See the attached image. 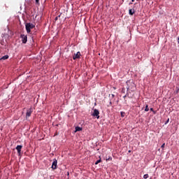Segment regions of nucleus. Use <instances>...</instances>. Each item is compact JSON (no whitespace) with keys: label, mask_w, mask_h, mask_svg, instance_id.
I'll use <instances>...</instances> for the list:
<instances>
[{"label":"nucleus","mask_w":179,"mask_h":179,"mask_svg":"<svg viewBox=\"0 0 179 179\" xmlns=\"http://www.w3.org/2000/svg\"><path fill=\"white\" fill-rule=\"evenodd\" d=\"M145 111H146V112L149 111V106L148 105L145 106Z\"/></svg>","instance_id":"nucleus-13"},{"label":"nucleus","mask_w":179,"mask_h":179,"mask_svg":"<svg viewBox=\"0 0 179 179\" xmlns=\"http://www.w3.org/2000/svg\"><path fill=\"white\" fill-rule=\"evenodd\" d=\"M8 58H9V55H6L5 56H3V57L0 59V61H2V59H3V60L8 59Z\"/></svg>","instance_id":"nucleus-10"},{"label":"nucleus","mask_w":179,"mask_h":179,"mask_svg":"<svg viewBox=\"0 0 179 179\" xmlns=\"http://www.w3.org/2000/svg\"><path fill=\"white\" fill-rule=\"evenodd\" d=\"M177 90H176V93L179 92V86L176 87Z\"/></svg>","instance_id":"nucleus-19"},{"label":"nucleus","mask_w":179,"mask_h":179,"mask_svg":"<svg viewBox=\"0 0 179 179\" xmlns=\"http://www.w3.org/2000/svg\"><path fill=\"white\" fill-rule=\"evenodd\" d=\"M129 5H132V3H129Z\"/></svg>","instance_id":"nucleus-26"},{"label":"nucleus","mask_w":179,"mask_h":179,"mask_svg":"<svg viewBox=\"0 0 179 179\" xmlns=\"http://www.w3.org/2000/svg\"><path fill=\"white\" fill-rule=\"evenodd\" d=\"M100 112L99 111V110L97 109H94V112L92 114V117H96V118H97V120H99V118H100Z\"/></svg>","instance_id":"nucleus-2"},{"label":"nucleus","mask_w":179,"mask_h":179,"mask_svg":"<svg viewBox=\"0 0 179 179\" xmlns=\"http://www.w3.org/2000/svg\"><path fill=\"white\" fill-rule=\"evenodd\" d=\"M80 58V52H78L76 54H74L73 56V59H79Z\"/></svg>","instance_id":"nucleus-5"},{"label":"nucleus","mask_w":179,"mask_h":179,"mask_svg":"<svg viewBox=\"0 0 179 179\" xmlns=\"http://www.w3.org/2000/svg\"><path fill=\"white\" fill-rule=\"evenodd\" d=\"M32 113H33V108H30L29 109H28L26 113V118H29V117H31Z\"/></svg>","instance_id":"nucleus-4"},{"label":"nucleus","mask_w":179,"mask_h":179,"mask_svg":"<svg viewBox=\"0 0 179 179\" xmlns=\"http://www.w3.org/2000/svg\"><path fill=\"white\" fill-rule=\"evenodd\" d=\"M143 178H144V179H148V178H149V175H148V174H145V175L143 176Z\"/></svg>","instance_id":"nucleus-14"},{"label":"nucleus","mask_w":179,"mask_h":179,"mask_svg":"<svg viewBox=\"0 0 179 179\" xmlns=\"http://www.w3.org/2000/svg\"><path fill=\"white\" fill-rule=\"evenodd\" d=\"M131 2H135V0H131Z\"/></svg>","instance_id":"nucleus-24"},{"label":"nucleus","mask_w":179,"mask_h":179,"mask_svg":"<svg viewBox=\"0 0 179 179\" xmlns=\"http://www.w3.org/2000/svg\"><path fill=\"white\" fill-rule=\"evenodd\" d=\"M20 38H22V42L23 44H26V43H27V35L21 34Z\"/></svg>","instance_id":"nucleus-3"},{"label":"nucleus","mask_w":179,"mask_h":179,"mask_svg":"<svg viewBox=\"0 0 179 179\" xmlns=\"http://www.w3.org/2000/svg\"><path fill=\"white\" fill-rule=\"evenodd\" d=\"M99 163H101V157H99V159L97 160L96 162H95V164L97 165L99 164Z\"/></svg>","instance_id":"nucleus-12"},{"label":"nucleus","mask_w":179,"mask_h":179,"mask_svg":"<svg viewBox=\"0 0 179 179\" xmlns=\"http://www.w3.org/2000/svg\"><path fill=\"white\" fill-rule=\"evenodd\" d=\"M126 84L127 85V92L131 89V87L129 86V85H131V86H134L135 85V84H134V83H131L129 81H127Z\"/></svg>","instance_id":"nucleus-7"},{"label":"nucleus","mask_w":179,"mask_h":179,"mask_svg":"<svg viewBox=\"0 0 179 179\" xmlns=\"http://www.w3.org/2000/svg\"><path fill=\"white\" fill-rule=\"evenodd\" d=\"M166 146V143H163L162 144V145L161 146V148H162V149H164V147Z\"/></svg>","instance_id":"nucleus-18"},{"label":"nucleus","mask_w":179,"mask_h":179,"mask_svg":"<svg viewBox=\"0 0 179 179\" xmlns=\"http://www.w3.org/2000/svg\"><path fill=\"white\" fill-rule=\"evenodd\" d=\"M125 115V113L121 112V117H124Z\"/></svg>","instance_id":"nucleus-17"},{"label":"nucleus","mask_w":179,"mask_h":179,"mask_svg":"<svg viewBox=\"0 0 179 179\" xmlns=\"http://www.w3.org/2000/svg\"><path fill=\"white\" fill-rule=\"evenodd\" d=\"M36 4L40 5V0H36Z\"/></svg>","instance_id":"nucleus-16"},{"label":"nucleus","mask_w":179,"mask_h":179,"mask_svg":"<svg viewBox=\"0 0 179 179\" xmlns=\"http://www.w3.org/2000/svg\"><path fill=\"white\" fill-rule=\"evenodd\" d=\"M80 131H82V127H76L75 132H79Z\"/></svg>","instance_id":"nucleus-11"},{"label":"nucleus","mask_w":179,"mask_h":179,"mask_svg":"<svg viewBox=\"0 0 179 179\" xmlns=\"http://www.w3.org/2000/svg\"><path fill=\"white\" fill-rule=\"evenodd\" d=\"M55 20H58V17H56Z\"/></svg>","instance_id":"nucleus-23"},{"label":"nucleus","mask_w":179,"mask_h":179,"mask_svg":"<svg viewBox=\"0 0 179 179\" xmlns=\"http://www.w3.org/2000/svg\"><path fill=\"white\" fill-rule=\"evenodd\" d=\"M22 148H23L22 145H17L16 147V150L17 151L19 156H20V153L22 152Z\"/></svg>","instance_id":"nucleus-8"},{"label":"nucleus","mask_w":179,"mask_h":179,"mask_svg":"<svg viewBox=\"0 0 179 179\" xmlns=\"http://www.w3.org/2000/svg\"><path fill=\"white\" fill-rule=\"evenodd\" d=\"M112 99H114V97H115V95H114L113 94H111Z\"/></svg>","instance_id":"nucleus-20"},{"label":"nucleus","mask_w":179,"mask_h":179,"mask_svg":"<svg viewBox=\"0 0 179 179\" xmlns=\"http://www.w3.org/2000/svg\"><path fill=\"white\" fill-rule=\"evenodd\" d=\"M167 122H169V119H168V120H167Z\"/></svg>","instance_id":"nucleus-29"},{"label":"nucleus","mask_w":179,"mask_h":179,"mask_svg":"<svg viewBox=\"0 0 179 179\" xmlns=\"http://www.w3.org/2000/svg\"><path fill=\"white\" fill-rule=\"evenodd\" d=\"M110 104H111V101H110Z\"/></svg>","instance_id":"nucleus-28"},{"label":"nucleus","mask_w":179,"mask_h":179,"mask_svg":"<svg viewBox=\"0 0 179 179\" xmlns=\"http://www.w3.org/2000/svg\"><path fill=\"white\" fill-rule=\"evenodd\" d=\"M58 163V161H57L56 159H54L52 164V169H53V170H55L57 169V164Z\"/></svg>","instance_id":"nucleus-6"},{"label":"nucleus","mask_w":179,"mask_h":179,"mask_svg":"<svg viewBox=\"0 0 179 179\" xmlns=\"http://www.w3.org/2000/svg\"><path fill=\"white\" fill-rule=\"evenodd\" d=\"M129 15H131V16H132V15H134V13H135V10L134 8L129 9Z\"/></svg>","instance_id":"nucleus-9"},{"label":"nucleus","mask_w":179,"mask_h":179,"mask_svg":"<svg viewBox=\"0 0 179 179\" xmlns=\"http://www.w3.org/2000/svg\"><path fill=\"white\" fill-rule=\"evenodd\" d=\"M125 97H127V95H124V99H125Z\"/></svg>","instance_id":"nucleus-25"},{"label":"nucleus","mask_w":179,"mask_h":179,"mask_svg":"<svg viewBox=\"0 0 179 179\" xmlns=\"http://www.w3.org/2000/svg\"><path fill=\"white\" fill-rule=\"evenodd\" d=\"M34 27H36V26L31 23H27L25 24V29L28 34H29L31 31V29H34Z\"/></svg>","instance_id":"nucleus-1"},{"label":"nucleus","mask_w":179,"mask_h":179,"mask_svg":"<svg viewBox=\"0 0 179 179\" xmlns=\"http://www.w3.org/2000/svg\"><path fill=\"white\" fill-rule=\"evenodd\" d=\"M106 162H110V160H112L111 157H109L108 158L106 157Z\"/></svg>","instance_id":"nucleus-15"},{"label":"nucleus","mask_w":179,"mask_h":179,"mask_svg":"<svg viewBox=\"0 0 179 179\" xmlns=\"http://www.w3.org/2000/svg\"><path fill=\"white\" fill-rule=\"evenodd\" d=\"M150 111H153V113H155V110H153V108H150Z\"/></svg>","instance_id":"nucleus-21"},{"label":"nucleus","mask_w":179,"mask_h":179,"mask_svg":"<svg viewBox=\"0 0 179 179\" xmlns=\"http://www.w3.org/2000/svg\"><path fill=\"white\" fill-rule=\"evenodd\" d=\"M129 153H131V150H129Z\"/></svg>","instance_id":"nucleus-27"},{"label":"nucleus","mask_w":179,"mask_h":179,"mask_svg":"<svg viewBox=\"0 0 179 179\" xmlns=\"http://www.w3.org/2000/svg\"><path fill=\"white\" fill-rule=\"evenodd\" d=\"M124 90H125V88H122V92L124 93Z\"/></svg>","instance_id":"nucleus-22"}]
</instances>
